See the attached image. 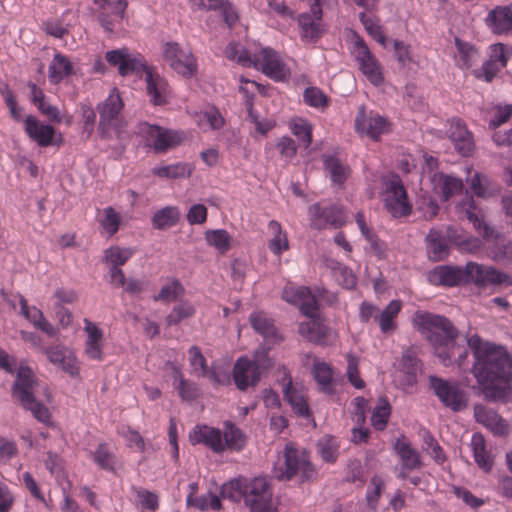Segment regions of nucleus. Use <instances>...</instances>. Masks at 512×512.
Returning <instances> with one entry per match:
<instances>
[{"mask_svg": "<svg viewBox=\"0 0 512 512\" xmlns=\"http://www.w3.org/2000/svg\"><path fill=\"white\" fill-rule=\"evenodd\" d=\"M474 363L471 372L480 385L512 379V355L503 345L483 341L478 334L466 337Z\"/></svg>", "mask_w": 512, "mask_h": 512, "instance_id": "obj_1", "label": "nucleus"}, {"mask_svg": "<svg viewBox=\"0 0 512 512\" xmlns=\"http://www.w3.org/2000/svg\"><path fill=\"white\" fill-rule=\"evenodd\" d=\"M413 325L432 345L435 355L444 366L452 364L455 359L456 339L459 330L444 315L418 310L413 315Z\"/></svg>", "mask_w": 512, "mask_h": 512, "instance_id": "obj_2", "label": "nucleus"}, {"mask_svg": "<svg viewBox=\"0 0 512 512\" xmlns=\"http://www.w3.org/2000/svg\"><path fill=\"white\" fill-rule=\"evenodd\" d=\"M220 495L233 502L242 499L250 508V512H275L272 501V491L264 478L256 477L234 479L221 487Z\"/></svg>", "mask_w": 512, "mask_h": 512, "instance_id": "obj_3", "label": "nucleus"}, {"mask_svg": "<svg viewBox=\"0 0 512 512\" xmlns=\"http://www.w3.org/2000/svg\"><path fill=\"white\" fill-rule=\"evenodd\" d=\"M39 382L31 368L20 366L15 382L12 386V396L27 411H30L35 419L41 423H48L51 414L48 408L36 399Z\"/></svg>", "mask_w": 512, "mask_h": 512, "instance_id": "obj_4", "label": "nucleus"}, {"mask_svg": "<svg viewBox=\"0 0 512 512\" xmlns=\"http://www.w3.org/2000/svg\"><path fill=\"white\" fill-rule=\"evenodd\" d=\"M284 462L275 465L273 476L279 481H290L296 476L300 477L301 482L312 481L316 477V469L309 459V455L304 450L295 448L292 444H287L283 452Z\"/></svg>", "mask_w": 512, "mask_h": 512, "instance_id": "obj_5", "label": "nucleus"}, {"mask_svg": "<svg viewBox=\"0 0 512 512\" xmlns=\"http://www.w3.org/2000/svg\"><path fill=\"white\" fill-rule=\"evenodd\" d=\"M123 108V102L119 94H110L104 102L98 105L99 124L98 132L104 139L111 138L112 131L115 132L118 139L124 138L123 121L120 112Z\"/></svg>", "mask_w": 512, "mask_h": 512, "instance_id": "obj_6", "label": "nucleus"}, {"mask_svg": "<svg viewBox=\"0 0 512 512\" xmlns=\"http://www.w3.org/2000/svg\"><path fill=\"white\" fill-rule=\"evenodd\" d=\"M429 388L441 404L452 412H460L468 406V394L457 381L430 375Z\"/></svg>", "mask_w": 512, "mask_h": 512, "instance_id": "obj_7", "label": "nucleus"}, {"mask_svg": "<svg viewBox=\"0 0 512 512\" xmlns=\"http://www.w3.org/2000/svg\"><path fill=\"white\" fill-rule=\"evenodd\" d=\"M462 272L463 285L474 284L478 288H485L488 284L512 286V277L492 266L468 262L462 266Z\"/></svg>", "mask_w": 512, "mask_h": 512, "instance_id": "obj_8", "label": "nucleus"}, {"mask_svg": "<svg viewBox=\"0 0 512 512\" xmlns=\"http://www.w3.org/2000/svg\"><path fill=\"white\" fill-rule=\"evenodd\" d=\"M105 60L109 65L118 68L122 77L131 75L141 77L151 69L145 58L139 53H132L128 48L110 50L105 53Z\"/></svg>", "mask_w": 512, "mask_h": 512, "instance_id": "obj_9", "label": "nucleus"}, {"mask_svg": "<svg viewBox=\"0 0 512 512\" xmlns=\"http://www.w3.org/2000/svg\"><path fill=\"white\" fill-rule=\"evenodd\" d=\"M139 133L147 139L155 153H165L180 145L184 139V133L181 131L166 129L147 122L139 124Z\"/></svg>", "mask_w": 512, "mask_h": 512, "instance_id": "obj_10", "label": "nucleus"}, {"mask_svg": "<svg viewBox=\"0 0 512 512\" xmlns=\"http://www.w3.org/2000/svg\"><path fill=\"white\" fill-rule=\"evenodd\" d=\"M384 206L394 218L410 215L412 206L408 201L406 189L398 174L391 175L386 181Z\"/></svg>", "mask_w": 512, "mask_h": 512, "instance_id": "obj_11", "label": "nucleus"}, {"mask_svg": "<svg viewBox=\"0 0 512 512\" xmlns=\"http://www.w3.org/2000/svg\"><path fill=\"white\" fill-rule=\"evenodd\" d=\"M163 57L176 73L185 78H191L197 72V61L191 50L180 46L177 42L164 44Z\"/></svg>", "mask_w": 512, "mask_h": 512, "instance_id": "obj_12", "label": "nucleus"}, {"mask_svg": "<svg viewBox=\"0 0 512 512\" xmlns=\"http://www.w3.org/2000/svg\"><path fill=\"white\" fill-rule=\"evenodd\" d=\"M355 59L359 64L360 71L366 76L374 86H379L383 83L384 77L382 67L376 57L371 53L366 42L357 37L354 42Z\"/></svg>", "mask_w": 512, "mask_h": 512, "instance_id": "obj_13", "label": "nucleus"}, {"mask_svg": "<svg viewBox=\"0 0 512 512\" xmlns=\"http://www.w3.org/2000/svg\"><path fill=\"white\" fill-rule=\"evenodd\" d=\"M355 130L377 141L382 134L388 132L389 122L378 113L373 111L367 113L365 108L361 107L355 117Z\"/></svg>", "mask_w": 512, "mask_h": 512, "instance_id": "obj_14", "label": "nucleus"}, {"mask_svg": "<svg viewBox=\"0 0 512 512\" xmlns=\"http://www.w3.org/2000/svg\"><path fill=\"white\" fill-rule=\"evenodd\" d=\"M254 67L260 68L270 78L281 81L288 76V69L277 52L269 47L254 54Z\"/></svg>", "mask_w": 512, "mask_h": 512, "instance_id": "obj_15", "label": "nucleus"}, {"mask_svg": "<svg viewBox=\"0 0 512 512\" xmlns=\"http://www.w3.org/2000/svg\"><path fill=\"white\" fill-rule=\"evenodd\" d=\"M311 226L321 230L332 226L338 228L343 225L344 217L342 210L337 205H322L315 203L309 208Z\"/></svg>", "mask_w": 512, "mask_h": 512, "instance_id": "obj_16", "label": "nucleus"}, {"mask_svg": "<svg viewBox=\"0 0 512 512\" xmlns=\"http://www.w3.org/2000/svg\"><path fill=\"white\" fill-rule=\"evenodd\" d=\"M322 15L323 12L319 0H314L310 13L305 12L298 15L297 21L302 39L316 42L321 37L323 33L321 27Z\"/></svg>", "mask_w": 512, "mask_h": 512, "instance_id": "obj_17", "label": "nucleus"}, {"mask_svg": "<svg viewBox=\"0 0 512 512\" xmlns=\"http://www.w3.org/2000/svg\"><path fill=\"white\" fill-rule=\"evenodd\" d=\"M261 365L258 361L240 357L233 367V380L241 391L249 386H255L261 377Z\"/></svg>", "mask_w": 512, "mask_h": 512, "instance_id": "obj_18", "label": "nucleus"}, {"mask_svg": "<svg viewBox=\"0 0 512 512\" xmlns=\"http://www.w3.org/2000/svg\"><path fill=\"white\" fill-rule=\"evenodd\" d=\"M298 332L309 342L321 346L331 344L334 336L332 329L324 323L321 317L301 322Z\"/></svg>", "mask_w": 512, "mask_h": 512, "instance_id": "obj_19", "label": "nucleus"}, {"mask_svg": "<svg viewBox=\"0 0 512 512\" xmlns=\"http://www.w3.org/2000/svg\"><path fill=\"white\" fill-rule=\"evenodd\" d=\"M192 444H203L216 454L223 453V435L219 428L197 425L190 433Z\"/></svg>", "mask_w": 512, "mask_h": 512, "instance_id": "obj_20", "label": "nucleus"}, {"mask_svg": "<svg viewBox=\"0 0 512 512\" xmlns=\"http://www.w3.org/2000/svg\"><path fill=\"white\" fill-rule=\"evenodd\" d=\"M448 135L458 153L465 157L471 155L475 147L473 135L460 119L451 121Z\"/></svg>", "mask_w": 512, "mask_h": 512, "instance_id": "obj_21", "label": "nucleus"}, {"mask_svg": "<svg viewBox=\"0 0 512 512\" xmlns=\"http://www.w3.org/2000/svg\"><path fill=\"white\" fill-rule=\"evenodd\" d=\"M474 417L496 436H506L509 433L507 422L493 409L480 404L475 405Z\"/></svg>", "mask_w": 512, "mask_h": 512, "instance_id": "obj_22", "label": "nucleus"}, {"mask_svg": "<svg viewBox=\"0 0 512 512\" xmlns=\"http://www.w3.org/2000/svg\"><path fill=\"white\" fill-rule=\"evenodd\" d=\"M24 124V130L28 137L40 147H47L53 144L55 130L51 125L43 124L32 115H28L25 118Z\"/></svg>", "mask_w": 512, "mask_h": 512, "instance_id": "obj_23", "label": "nucleus"}, {"mask_svg": "<svg viewBox=\"0 0 512 512\" xmlns=\"http://www.w3.org/2000/svg\"><path fill=\"white\" fill-rule=\"evenodd\" d=\"M462 266L441 265L428 274V280L433 285L453 287L463 285Z\"/></svg>", "mask_w": 512, "mask_h": 512, "instance_id": "obj_24", "label": "nucleus"}, {"mask_svg": "<svg viewBox=\"0 0 512 512\" xmlns=\"http://www.w3.org/2000/svg\"><path fill=\"white\" fill-rule=\"evenodd\" d=\"M45 354L52 364L59 366L65 373L72 377L78 375L79 367L76 357L67 348L59 345L48 347Z\"/></svg>", "mask_w": 512, "mask_h": 512, "instance_id": "obj_25", "label": "nucleus"}, {"mask_svg": "<svg viewBox=\"0 0 512 512\" xmlns=\"http://www.w3.org/2000/svg\"><path fill=\"white\" fill-rule=\"evenodd\" d=\"M485 22L495 34L509 33L512 30V4L496 6L488 12Z\"/></svg>", "mask_w": 512, "mask_h": 512, "instance_id": "obj_26", "label": "nucleus"}, {"mask_svg": "<svg viewBox=\"0 0 512 512\" xmlns=\"http://www.w3.org/2000/svg\"><path fill=\"white\" fill-rule=\"evenodd\" d=\"M249 323L253 330L264 339L271 342L280 340L274 319L263 311H254L249 316Z\"/></svg>", "mask_w": 512, "mask_h": 512, "instance_id": "obj_27", "label": "nucleus"}, {"mask_svg": "<svg viewBox=\"0 0 512 512\" xmlns=\"http://www.w3.org/2000/svg\"><path fill=\"white\" fill-rule=\"evenodd\" d=\"M464 216L471 222L474 228L478 231L484 240H488L493 237L494 229L490 227L483 219V217L477 212V206L473 197H467L461 203Z\"/></svg>", "mask_w": 512, "mask_h": 512, "instance_id": "obj_28", "label": "nucleus"}, {"mask_svg": "<svg viewBox=\"0 0 512 512\" xmlns=\"http://www.w3.org/2000/svg\"><path fill=\"white\" fill-rule=\"evenodd\" d=\"M181 218L180 209L177 206H165L156 210L151 217V225L156 230H168L178 224Z\"/></svg>", "mask_w": 512, "mask_h": 512, "instance_id": "obj_29", "label": "nucleus"}, {"mask_svg": "<svg viewBox=\"0 0 512 512\" xmlns=\"http://www.w3.org/2000/svg\"><path fill=\"white\" fill-rule=\"evenodd\" d=\"M223 435V452L226 450H231L235 452H240L244 449L247 442V437L243 433V431L237 427L231 421L224 422V429L222 431Z\"/></svg>", "mask_w": 512, "mask_h": 512, "instance_id": "obj_30", "label": "nucleus"}, {"mask_svg": "<svg viewBox=\"0 0 512 512\" xmlns=\"http://www.w3.org/2000/svg\"><path fill=\"white\" fill-rule=\"evenodd\" d=\"M146 90L156 105L166 102L167 82L152 68L145 75Z\"/></svg>", "mask_w": 512, "mask_h": 512, "instance_id": "obj_31", "label": "nucleus"}, {"mask_svg": "<svg viewBox=\"0 0 512 512\" xmlns=\"http://www.w3.org/2000/svg\"><path fill=\"white\" fill-rule=\"evenodd\" d=\"M394 450L399 455L404 469L415 470L422 467L419 453L411 447V444L404 437L396 440Z\"/></svg>", "mask_w": 512, "mask_h": 512, "instance_id": "obj_32", "label": "nucleus"}, {"mask_svg": "<svg viewBox=\"0 0 512 512\" xmlns=\"http://www.w3.org/2000/svg\"><path fill=\"white\" fill-rule=\"evenodd\" d=\"M427 253L433 261L444 260L449 254L446 239L435 229H431L426 237Z\"/></svg>", "mask_w": 512, "mask_h": 512, "instance_id": "obj_33", "label": "nucleus"}, {"mask_svg": "<svg viewBox=\"0 0 512 512\" xmlns=\"http://www.w3.org/2000/svg\"><path fill=\"white\" fill-rule=\"evenodd\" d=\"M284 398L291 405L294 413L300 417L309 419L312 414L309 408V405L303 395H301L292 385L291 378L288 383L285 385L284 390Z\"/></svg>", "mask_w": 512, "mask_h": 512, "instance_id": "obj_34", "label": "nucleus"}, {"mask_svg": "<svg viewBox=\"0 0 512 512\" xmlns=\"http://www.w3.org/2000/svg\"><path fill=\"white\" fill-rule=\"evenodd\" d=\"M323 163L332 183L342 186L349 177L350 168L333 155L323 156Z\"/></svg>", "mask_w": 512, "mask_h": 512, "instance_id": "obj_35", "label": "nucleus"}, {"mask_svg": "<svg viewBox=\"0 0 512 512\" xmlns=\"http://www.w3.org/2000/svg\"><path fill=\"white\" fill-rule=\"evenodd\" d=\"M471 449L476 464L483 471L488 472L493 466V459L486 449L484 437L480 433H475L471 439Z\"/></svg>", "mask_w": 512, "mask_h": 512, "instance_id": "obj_36", "label": "nucleus"}, {"mask_svg": "<svg viewBox=\"0 0 512 512\" xmlns=\"http://www.w3.org/2000/svg\"><path fill=\"white\" fill-rule=\"evenodd\" d=\"M73 67L69 59L58 53L54 56L48 67V76L51 83L58 84L65 77L71 75Z\"/></svg>", "mask_w": 512, "mask_h": 512, "instance_id": "obj_37", "label": "nucleus"}, {"mask_svg": "<svg viewBox=\"0 0 512 512\" xmlns=\"http://www.w3.org/2000/svg\"><path fill=\"white\" fill-rule=\"evenodd\" d=\"M313 376L319 385V390L327 395H333V373L331 366L325 362H316L313 365Z\"/></svg>", "mask_w": 512, "mask_h": 512, "instance_id": "obj_38", "label": "nucleus"}, {"mask_svg": "<svg viewBox=\"0 0 512 512\" xmlns=\"http://www.w3.org/2000/svg\"><path fill=\"white\" fill-rule=\"evenodd\" d=\"M402 303L399 300H391L388 305L375 316L382 333H388L395 329L394 319L401 311Z\"/></svg>", "mask_w": 512, "mask_h": 512, "instance_id": "obj_39", "label": "nucleus"}, {"mask_svg": "<svg viewBox=\"0 0 512 512\" xmlns=\"http://www.w3.org/2000/svg\"><path fill=\"white\" fill-rule=\"evenodd\" d=\"M455 46L458 52V63L461 68L469 69L479 61L480 53L471 43L455 38Z\"/></svg>", "mask_w": 512, "mask_h": 512, "instance_id": "obj_40", "label": "nucleus"}, {"mask_svg": "<svg viewBox=\"0 0 512 512\" xmlns=\"http://www.w3.org/2000/svg\"><path fill=\"white\" fill-rule=\"evenodd\" d=\"M152 171L154 175L166 179L187 178L191 175V168L189 164L184 162L156 166Z\"/></svg>", "mask_w": 512, "mask_h": 512, "instance_id": "obj_41", "label": "nucleus"}, {"mask_svg": "<svg viewBox=\"0 0 512 512\" xmlns=\"http://www.w3.org/2000/svg\"><path fill=\"white\" fill-rule=\"evenodd\" d=\"M205 240L209 246L214 247L220 254L227 253L231 248V235L225 229L207 230Z\"/></svg>", "mask_w": 512, "mask_h": 512, "instance_id": "obj_42", "label": "nucleus"}, {"mask_svg": "<svg viewBox=\"0 0 512 512\" xmlns=\"http://www.w3.org/2000/svg\"><path fill=\"white\" fill-rule=\"evenodd\" d=\"M391 415V405L386 397H380L374 407L371 415V424L378 430L382 431L386 428L389 417Z\"/></svg>", "mask_w": 512, "mask_h": 512, "instance_id": "obj_43", "label": "nucleus"}, {"mask_svg": "<svg viewBox=\"0 0 512 512\" xmlns=\"http://www.w3.org/2000/svg\"><path fill=\"white\" fill-rule=\"evenodd\" d=\"M437 179L444 200H448L452 195L460 192L463 188L462 180L457 177L444 175L443 173H435L433 181L435 182Z\"/></svg>", "mask_w": 512, "mask_h": 512, "instance_id": "obj_44", "label": "nucleus"}, {"mask_svg": "<svg viewBox=\"0 0 512 512\" xmlns=\"http://www.w3.org/2000/svg\"><path fill=\"white\" fill-rule=\"evenodd\" d=\"M317 451L323 461L333 463L338 456V444L334 437L325 435L317 442Z\"/></svg>", "mask_w": 512, "mask_h": 512, "instance_id": "obj_45", "label": "nucleus"}, {"mask_svg": "<svg viewBox=\"0 0 512 512\" xmlns=\"http://www.w3.org/2000/svg\"><path fill=\"white\" fill-rule=\"evenodd\" d=\"M195 307L185 301L172 308L170 313L166 316V323L168 326L178 325L182 320L188 319L195 314Z\"/></svg>", "mask_w": 512, "mask_h": 512, "instance_id": "obj_46", "label": "nucleus"}, {"mask_svg": "<svg viewBox=\"0 0 512 512\" xmlns=\"http://www.w3.org/2000/svg\"><path fill=\"white\" fill-rule=\"evenodd\" d=\"M470 188L475 195L482 198L491 196L495 191L491 185L490 178L478 172L471 177Z\"/></svg>", "mask_w": 512, "mask_h": 512, "instance_id": "obj_47", "label": "nucleus"}, {"mask_svg": "<svg viewBox=\"0 0 512 512\" xmlns=\"http://www.w3.org/2000/svg\"><path fill=\"white\" fill-rule=\"evenodd\" d=\"M134 254L131 248H120L118 246L110 247L105 250V261L111 264V267L124 265Z\"/></svg>", "mask_w": 512, "mask_h": 512, "instance_id": "obj_48", "label": "nucleus"}, {"mask_svg": "<svg viewBox=\"0 0 512 512\" xmlns=\"http://www.w3.org/2000/svg\"><path fill=\"white\" fill-rule=\"evenodd\" d=\"M291 131L305 148L310 146L312 142V126L307 120L299 118L293 122Z\"/></svg>", "mask_w": 512, "mask_h": 512, "instance_id": "obj_49", "label": "nucleus"}, {"mask_svg": "<svg viewBox=\"0 0 512 512\" xmlns=\"http://www.w3.org/2000/svg\"><path fill=\"white\" fill-rule=\"evenodd\" d=\"M270 229L274 232V237L269 241L268 247L275 255L281 254L288 249V241L286 236L281 235V226L277 221L272 220L269 224Z\"/></svg>", "mask_w": 512, "mask_h": 512, "instance_id": "obj_50", "label": "nucleus"}, {"mask_svg": "<svg viewBox=\"0 0 512 512\" xmlns=\"http://www.w3.org/2000/svg\"><path fill=\"white\" fill-rule=\"evenodd\" d=\"M423 442L426 446L427 453L437 464H443L446 461V455L443 448L429 431H425L423 435Z\"/></svg>", "mask_w": 512, "mask_h": 512, "instance_id": "obj_51", "label": "nucleus"}, {"mask_svg": "<svg viewBox=\"0 0 512 512\" xmlns=\"http://www.w3.org/2000/svg\"><path fill=\"white\" fill-rule=\"evenodd\" d=\"M94 461L104 470L114 471L115 456L106 444H99L93 454Z\"/></svg>", "mask_w": 512, "mask_h": 512, "instance_id": "obj_52", "label": "nucleus"}, {"mask_svg": "<svg viewBox=\"0 0 512 512\" xmlns=\"http://www.w3.org/2000/svg\"><path fill=\"white\" fill-rule=\"evenodd\" d=\"M138 503L143 510L155 512L159 508V497L156 493L143 489L135 488Z\"/></svg>", "mask_w": 512, "mask_h": 512, "instance_id": "obj_53", "label": "nucleus"}, {"mask_svg": "<svg viewBox=\"0 0 512 512\" xmlns=\"http://www.w3.org/2000/svg\"><path fill=\"white\" fill-rule=\"evenodd\" d=\"M304 102L315 108H324L328 106V97L317 87H308L303 93Z\"/></svg>", "mask_w": 512, "mask_h": 512, "instance_id": "obj_54", "label": "nucleus"}, {"mask_svg": "<svg viewBox=\"0 0 512 512\" xmlns=\"http://www.w3.org/2000/svg\"><path fill=\"white\" fill-rule=\"evenodd\" d=\"M317 298L316 291L309 288V294L298 305L301 313L309 319L320 317Z\"/></svg>", "mask_w": 512, "mask_h": 512, "instance_id": "obj_55", "label": "nucleus"}, {"mask_svg": "<svg viewBox=\"0 0 512 512\" xmlns=\"http://www.w3.org/2000/svg\"><path fill=\"white\" fill-rule=\"evenodd\" d=\"M183 292V286L178 279H173L171 284L163 286L159 293L153 297L154 301H175Z\"/></svg>", "mask_w": 512, "mask_h": 512, "instance_id": "obj_56", "label": "nucleus"}, {"mask_svg": "<svg viewBox=\"0 0 512 512\" xmlns=\"http://www.w3.org/2000/svg\"><path fill=\"white\" fill-rule=\"evenodd\" d=\"M501 69H502V67H499L498 64L487 59L483 62L482 66L480 68L473 70V75L478 80H482L487 83H490L496 77V75L501 71Z\"/></svg>", "mask_w": 512, "mask_h": 512, "instance_id": "obj_57", "label": "nucleus"}, {"mask_svg": "<svg viewBox=\"0 0 512 512\" xmlns=\"http://www.w3.org/2000/svg\"><path fill=\"white\" fill-rule=\"evenodd\" d=\"M483 395L488 401H504L511 392L509 385L499 386L493 385V383L484 384Z\"/></svg>", "mask_w": 512, "mask_h": 512, "instance_id": "obj_58", "label": "nucleus"}, {"mask_svg": "<svg viewBox=\"0 0 512 512\" xmlns=\"http://www.w3.org/2000/svg\"><path fill=\"white\" fill-rule=\"evenodd\" d=\"M120 221V215L112 207H106L104 209V218L100 223L102 228L111 236L118 231Z\"/></svg>", "mask_w": 512, "mask_h": 512, "instance_id": "obj_59", "label": "nucleus"}, {"mask_svg": "<svg viewBox=\"0 0 512 512\" xmlns=\"http://www.w3.org/2000/svg\"><path fill=\"white\" fill-rule=\"evenodd\" d=\"M309 294V288L305 286H286L282 291V298L286 302L298 306L299 303Z\"/></svg>", "mask_w": 512, "mask_h": 512, "instance_id": "obj_60", "label": "nucleus"}, {"mask_svg": "<svg viewBox=\"0 0 512 512\" xmlns=\"http://www.w3.org/2000/svg\"><path fill=\"white\" fill-rule=\"evenodd\" d=\"M98 21L103 29L108 33H113L121 27L124 17L116 16V13H108L107 11H99Z\"/></svg>", "mask_w": 512, "mask_h": 512, "instance_id": "obj_61", "label": "nucleus"}, {"mask_svg": "<svg viewBox=\"0 0 512 512\" xmlns=\"http://www.w3.org/2000/svg\"><path fill=\"white\" fill-rule=\"evenodd\" d=\"M511 48L502 43L493 44L490 46L489 60L498 64L499 67L504 68L507 65L509 52Z\"/></svg>", "mask_w": 512, "mask_h": 512, "instance_id": "obj_62", "label": "nucleus"}, {"mask_svg": "<svg viewBox=\"0 0 512 512\" xmlns=\"http://www.w3.org/2000/svg\"><path fill=\"white\" fill-rule=\"evenodd\" d=\"M189 353V363L190 366L193 368V372L196 376H198L199 373H204L205 370H207V361L205 357L203 356L201 350L197 346H191L188 350Z\"/></svg>", "mask_w": 512, "mask_h": 512, "instance_id": "obj_63", "label": "nucleus"}, {"mask_svg": "<svg viewBox=\"0 0 512 512\" xmlns=\"http://www.w3.org/2000/svg\"><path fill=\"white\" fill-rule=\"evenodd\" d=\"M359 20L369 35L379 43L384 44L385 36L380 25L375 23L372 18L368 17L365 12L359 13Z\"/></svg>", "mask_w": 512, "mask_h": 512, "instance_id": "obj_64", "label": "nucleus"}]
</instances>
